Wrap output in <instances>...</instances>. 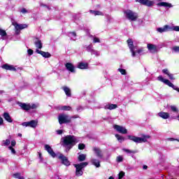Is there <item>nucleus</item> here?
Wrapping results in <instances>:
<instances>
[{"label": "nucleus", "mask_w": 179, "mask_h": 179, "mask_svg": "<svg viewBox=\"0 0 179 179\" xmlns=\"http://www.w3.org/2000/svg\"><path fill=\"white\" fill-rule=\"evenodd\" d=\"M63 145L66 148V152L71 150L76 143L79 142V138L75 136L68 135L63 138Z\"/></svg>", "instance_id": "obj_1"}, {"label": "nucleus", "mask_w": 179, "mask_h": 179, "mask_svg": "<svg viewBox=\"0 0 179 179\" xmlns=\"http://www.w3.org/2000/svg\"><path fill=\"white\" fill-rule=\"evenodd\" d=\"M128 139L133 141L136 143H143L148 142V139H150V136L149 135H143L142 137H137L135 136H127Z\"/></svg>", "instance_id": "obj_2"}, {"label": "nucleus", "mask_w": 179, "mask_h": 179, "mask_svg": "<svg viewBox=\"0 0 179 179\" xmlns=\"http://www.w3.org/2000/svg\"><path fill=\"white\" fill-rule=\"evenodd\" d=\"M18 106H20L22 110L29 111L30 110H37L38 107V103H26L20 102L18 103Z\"/></svg>", "instance_id": "obj_3"}, {"label": "nucleus", "mask_w": 179, "mask_h": 179, "mask_svg": "<svg viewBox=\"0 0 179 179\" xmlns=\"http://www.w3.org/2000/svg\"><path fill=\"white\" fill-rule=\"evenodd\" d=\"M87 164H89L87 162H82L80 164H74V167L76 169V176H77V177H80V176L83 175V171L82 170L83 169H85Z\"/></svg>", "instance_id": "obj_4"}, {"label": "nucleus", "mask_w": 179, "mask_h": 179, "mask_svg": "<svg viewBox=\"0 0 179 179\" xmlns=\"http://www.w3.org/2000/svg\"><path fill=\"white\" fill-rule=\"evenodd\" d=\"M124 16L129 20H131V22H135L136 19H138V14L136 13H134L133 11L130 10H126L124 12Z\"/></svg>", "instance_id": "obj_5"}, {"label": "nucleus", "mask_w": 179, "mask_h": 179, "mask_svg": "<svg viewBox=\"0 0 179 179\" xmlns=\"http://www.w3.org/2000/svg\"><path fill=\"white\" fill-rule=\"evenodd\" d=\"M59 124H66L67 122H71V117L68 115L61 114L58 117Z\"/></svg>", "instance_id": "obj_6"}, {"label": "nucleus", "mask_w": 179, "mask_h": 179, "mask_svg": "<svg viewBox=\"0 0 179 179\" xmlns=\"http://www.w3.org/2000/svg\"><path fill=\"white\" fill-rule=\"evenodd\" d=\"M13 25L15 27L16 34L20 33L19 30H23V29H27V24H17V22H13Z\"/></svg>", "instance_id": "obj_7"}, {"label": "nucleus", "mask_w": 179, "mask_h": 179, "mask_svg": "<svg viewBox=\"0 0 179 179\" xmlns=\"http://www.w3.org/2000/svg\"><path fill=\"white\" fill-rule=\"evenodd\" d=\"M114 129L117 131V132H119V134H122L123 135H125L128 134V130L127 128L124 127L123 126H120L118 124H115L113 126Z\"/></svg>", "instance_id": "obj_8"}, {"label": "nucleus", "mask_w": 179, "mask_h": 179, "mask_svg": "<svg viewBox=\"0 0 179 179\" xmlns=\"http://www.w3.org/2000/svg\"><path fill=\"white\" fill-rule=\"evenodd\" d=\"M127 44L130 50V52H131V56L135 57V51H136V46H134V42L132 41V39H128Z\"/></svg>", "instance_id": "obj_9"}, {"label": "nucleus", "mask_w": 179, "mask_h": 179, "mask_svg": "<svg viewBox=\"0 0 179 179\" xmlns=\"http://www.w3.org/2000/svg\"><path fill=\"white\" fill-rule=\"evenodd\" d=\"M147 48L151 52V54H156V52H159V48H157V45L148 43L147 45Z\"/></svg>", "instance_id": "obj_10"}, {"label": "nucleus", "mask_w": 179, "mask_h": 179, "mask_svg": "<svg viewBox=\"0 0 179 179\" xmlns=\"http://www.w3.org/2000/svg\"><path fill=\"white\" fill-rule=\"evenodd\" d=\"M93 152L99 159H103V151L99 148L94 147L92 148Z\"/></svg>", "instance_id": "obj_11"}, {"label": "nucleus", "mask_w": 179, "mask_h": 179, "mask_svg": "<svg viewBox=\"0 0 179 179\" xmlns=\"http://www.w3.org/2000/svg\"><path fill=\"white\" fill-rule=\"evenodd\" d=\"M45 150H47V152L52 156V157H57V154L55 153L54 150H52V148L50 145L46 144L45 145Z\"/></svg>", "instance_id": "obj_12"}, {"label": "nucleus", "mask_w": 179, "mask_h": 179, "mask_svg": "<svg viewBox=\"0 0 179 179\" xmlns=\"http://www.w3.org/2000/svg\"><path fill=\"white\" fill-rule=\"evenodd\" d=\"M36 52H37V54H40L44 58H50V57H51V55L50 54V52H44V51L40 50L38 49L36 50Z\"/></svg>", "instance_id": "obj_13"}, {"label": "nucleus", "mask_w": 179, "mask_h": 179, "mask_svg": "<svg viewBox=\"0 0 179 179\" xmlns=\"http://www.w3.org/2000/svg\"><path fill=\"white\" fill-rule=\"evenodd\" d=\"M65 66L67 71H69V72H71L73 73H75V66H73L72 63H66L65 64Z\"/></svg>", "instance_id": "obj_14"}, {"label": "nucleus", "mask_w": 179, "mask_h": 179, "mask_svg": "<svg viewBox=\"0 0 179 179\" xmlns=\"http://www.w3.org/2000/svg\"><path fill=\"white\" fill-rule=\"evenodd\" d=\"M59 159H61V160L62 161L63 164H64V166H69V164H71L69 163V161L68 160V159H66V157L64 156V155L60 154L59 156Z\"/></svg>", "instance_id": "obj_15"}, {"label": "nucleus", "mask_w": 179, "mask_h": 179, "mask_svg": "<svg viewBox=\"0 0 179 179\" xmlns=\"http://www.w3.org/2000/svg\"><path fill=\"white\" fill-rule=\"evenodd\" d=\"M158 115L161 118H163V120H168V118H170V114L166 112H160L158 113Z\"/></svg>", "instance_id": "obj_16"}, {"label": "nucleus", "mask_w": 179, "mask_h": 179, "mask_svg": "<svg viewBox=\"0 0 179 179\" xmlns=\"http://www.w3.org/2000/svg\"><path fill=\"white\" fill-rule=\"evenodd\" d=\"M141 5H144L145 6H153L155 2L152 1H140Z\"/></svg>", "instance_id": "obj_17"}, {"label": "nucleus", "mask_w": 179, "mask_h": 179, "mask_svg": "<svg viewBox=\"0 0 179 179\" xmlns=\"http://www.w3.org/2000/svg\"><path fill=\"white\" fill-rule=\"evenodd\" d=\"M1 68L6 69V71H16V69L13 65L3 64Z\"/></svg>", "instance_id": "obj_18"}, {"label": "nucleus", "mask_w": 179, "mask_h": 179, "mask_svg": "<svg viewBox=\"0 0 179 179\" xmlns=\"http://www.w3.org/2000/svg\"><path fill=\"white\" fill-rule=\"evenodd\" d=\"M162 72L165 75H167V76H169V79H171V80H174V76L173 74L170 73V71H169V70L167 69H163Z\"/></svg>", "instance_id": "obj_19"}, {"label": "nucleus", "mask_w": 179, "mask_h": 179, "mask_svg": "<svg viewBox=\"0 0 179 179\" xmlns=\"http://www.w3.org/2000/svg\"><path fill=\"white\" fill-rule=\"evenodd\" d=\"M3 117L4 120H6V121H7V122H13V120H12V117H10L9 113H4L3 115Z\"/></svg>", "instance_id": "obj_20"}, {"label": "nucleus", "mask_w": 179, "mask_h": 179, "mask_svg": "<svg viewBox=\"0 0 179 179\" xmlns=\"http://www.w3.org/2000/svg\"><path fill=\"white\" fill-rule=\"evenodd\" d=\"M35 46L36 47V50H41L43 48V43L41 41L36 39L34 42Z\"/></svg>", "instance_id": "obj_21"}, {"label": "nucleus", "mask_w": 179, "mask_h": 179, "mask_svg": "<svg viewBox=\"0 0 179 179\" xmlns=\"http://www.w3.org/2000/svg\"><path fill=\"white\" fill-rule=\"evenodd\" d=\"M88 66L89 64H87V63L80 62L78 64V68H79V69H87Z\"/></svg>", "instance_id": "obj_22"}, {"label": "nucleus", "mask_w": 179, "mask_h": 179, "mask_svg": "<svg viewBox=\"0 0 179 179\" xmlns=\"http://www.w3.org/2000/svg\"><path fill=\"white\" fill-rule=\"evenodd\" d=\"M158 6H164V8H173V5L167 2H161L157 4Z\"/></svg>", "instance_id": "obj_23"}, {"label": "nucleus", "mask_w": 179, "mask_h": 179, "mask_svg": "<svg viewBox=\"0 0 179 179\" xmlns=\"http://www.w3.org/2000/svg\"><path fill=\"white\" fill-rule=\"evenodd\" d=\"M91 163L93 164V166H95V167H100V160L97 159L93 158L91 159Z\"/></svg>", "instance_id": "obj_24"}, {"label": "nucleus", "mask_w": 179, "mask_h": 179, "mask_svg": "<svg viewBox=\"0 0 179 179\" xmlns=\"http://www.w3.org/2000/svg\"><path fill=\"white\" fill-rule=\"evenodd\" d=\"M117 104H108L105 106L106 110H115L117 108Z\"/></svg>", "instance_id": "obj_25"}, {"label": "nucleus", "mask_w": 179, "mask_h": 179, "mask_svg": "<svg viewBox=\"0 0 179 179\" xmlns=\"http://www.w3.org/2000/svg\"><path fill=\"white\" fill-rule=\"evenodd\" d=\"M38 123V122L37 120H31L29 122V127H30L31 128H36V127H37V124Z\"/></svg>", "instance_id": "obj_26"}, {"label": "nucleus", "mask_w": 179, "mask_h": 179, "mask_svg": "<svg viewBox=\"0 0 179 179\" xmlns=\"http://www.w3.org/2000/svg\"><path fill=\"white\" fill-rule=\"evenodd\" d=\"M58 109L62 110L63 111H71V110H72V108L69 106H59Z\"/></svg>", "instance_id": "obj_27"}, {"label": "nucleus", "mask_w": 179, "mask_h": 179, "mask_svg": "<svg viewBox=\"0 0 179 179\" xmlns=\"http://www.w3.org/2000/svg\"><path fill=\"white\" fill-rule=\"evenodd\" d=\"M62 89L65 92V94L68 96V97H71V89L68 87H63Z\"/></svg>", "instance_id": "obj_28"}, {"label": "nucleus", "mask_w": 179, "mask_h": 179, "mask_svg": "<svg viewBox=\"0 0 179 179\" xmlns=\"http://www.w3.org/2000/svg\"><path fill=\"white\" fill-rule=\"evenodd\" d=\"M90 13L94 16H101V15H103V13H101V11L90 10Z\"/></svg>", "instance_id": "obj_29"}, {"label": "nucleus", "mask_w": 179, "mask_h": 179, "mask_svg": "<svg viewBox=\"0 0 179 179\" xmlns=\"http://www.w3.org/2000/svg\"><path fill=\"white\" fill-rule=\"evenodd\" d=\"M10 145V140L6 139L1 142V146H9Z\"/></svg>", "instance_id": "obj_30"}, {"label": "nucleus", "mask_w": 179, "mask_h": 179, "mask_svg": "<svg viewBox=\"0 0 179 179\" xmlns=\"http://www.w3.org/2000/svg\"><path fill=\"white\" fill-rule=\"evenodd\" d=\"M115 136L119 142H124L125 141V138L119 134H115Z\"/></svg>", "instance_id": "obj_31"}, {"label": "nucleus", "mask_w": 179, "mask_h": 179, "mask_svg": "<svg viewBox=\"0 0 179 179\" xmlns=\"http://www.w3.org/2000/svg\"><path fill=\"white\" fill-rule=\"evenodd\" d=\"M86 155L85 154H81L78 156V160L79 162H85L86 160Z\"/></svg>", "instance_id": "obj_32"}, {"label": "nucleus", "mask_w": 179, "mask_h": 179, "mask_svg": "<svg viewBox=\"0 0 179 179\" xmlns=\"http://www.w3.org/2000/svg\"><path fill=\"white\" fill-rule=\"evenodd\" d=\"M69 36L71 37V40H73V41H75V40H76V33L70 32L69 34Z\"/></svg>", "instance_id": "obj_33"}, {"label": "nucleus", "mask_w": 179, "mask_h": 179, "mask_svg": "<svg viewBox=\"0 0 179 179\" xmlns=\"http://www.w3.org/2000/svg\"><path fill=\"white\" fill-rule=\"evenodd\" d=\"M157 31H158V33H165L166 31V27L164 26L163 27L157 28Z\"/></svg>", "instance_id": "obj_34"}, {"label": "nucleus", "mask_w": 179, "mask_h": 179, "mask_svg": "<svg viewBox=\"0 0 179 179\" xmlns=\"http://www.w3.org/2000/svg\"><path fill=\"white\" fill-rule=\"evenodd\" d=\"M166 31H173V26L164 25Z\"/></svg>", "instance_id": "obj_35"}, {"label": "nucleus", "mask_w": 179, "mask_h": 179, "mask_svg": "<svg viewBox=\"0 0 179 179\" xmlns=\"http://www.w3.org/2000/svg\"><path fill=\"white\" fill-rule=\"evenodd\" d=\"M92 55H96V57H99L100 55V52L93 50L91 52Z\"/></svg>", "instance_id": "obj_36"}, {"label": "nucleus", "mask_w": 179, "mask_h": 179, "mask_svg": "<svg viewBox=\"0 0 179 179\" xmlns=\"http://www.w3.org/2000/svg\"><path fill=\"white\" fill-rule=\"evenodd\" d=\"M6 35H7L6 31L0 28V36H1V37H5V36Z\"/></svg>", "instance_id": "obj_37"}, {"label": "nucleus", "mask_w": 179, "mask_h": 179, "mask_svg": "<svg viewBox=\"0 0 179 179\" xmlns=\"http://www.w3.org/2000/svg\"><path fill=\"white\" fill-rule=\"evenodd\" d=\"M141 52H143V48L138 49V47H136L135 50V55H136V54H141Z\"/></svg>", "instance_id": "obj_38"}, {"label": "nucleus", "mask_w": 179, "mask_h": 179, "mask_svg": "<svg viewBox=\"0 0 179 179\" xmlns=\"http://www.w3.org/2000/svg\"><path fill=\"white\" fill-rule=\"evenodd\" d=\"M9 150H10L12 155H16V150H15V148L12 146L8 147Z\"/></svg>", "instance_id": "obj_39"}, {"label": "nucleus", "mask_w": 179, "mask_h": 179, "mask_svg": "<svg viewBox=\"0 0 179 179\" xmlns=\"http://www.w3.org/2000/svg\"><path fill=\"white\" fill-rule=\"evenodd\" d=\"M85 144H83V143L78 144V149L80 150H83V149H85Z\"/></svg>", "instance_id": "obj_40"}, {"label": "nucleus", "mask_w": 179, "mask_h": 179, "mask_svg": "<svg viewBox=\"0 0 179 179\" xmlns=\"http://www.w3.org/2000/svg\"><path fill=\"white\" fill-rule=\"evenodd\" d=\"M116 160L118 163H120V162L124 160V157L122 156H118L117 157Z\"/></svg>", "instance_id": "obj_41"}, {"label": "nucleus", "mask_w": 179, "mask_h": 179, "mask_svg": "<svg viewBox=\"0 0 179 179\" xmlns=\"http://www.w3.org/2000/svg\"><path fill=\"white\" fill-rule=\"evenodd\" d=\"M118 71H119V72H120V73L122 75H126L127 74V71H125V69H119Z\"/></svg>", "instance_id": "obj_42"}, {"label": "nucleus", "mask_w": 179, "mask_h": 179, "mask_svg": "<svg viewBox=\"0 0 179 179\" xmlns=\"http://www.w3.org/2000/svg\"><path fill=\"white\" fill-rule=\"evenodd\" d=\"M171 110L174 113H177V111H178V109H177V107H176L175 106H171Z\"/></svg>", "instance_id": "obj_43"}, {"label": "nucleus", "mask_w": 179, "mask_h": 179, "mask_svg": "<svg viewBox=\"0 0 179 179\" xmlns=\"http://www.w3.org/2000/svg\"><path fill=\"white\" fill-rule=\"evenodd\" d=\"M87 51H88V52H92V51H93V46L89 45L88 47H87Z\"/></svg>", "instance_id": "obj_44"}, {"label": "nucleus", "mask_w": 179, "mask_h": 179, "mask_svg": "<svg viewBox=\"0 0 179 179\" xmlns=\"http://www.w3.org/2000/svg\"><path fill=\"white\" fill-rule=\"evenodd\" d=\"M123 151L126 152V153H135L134 151H132V150H129V149H125V148L123 149Z\"/></svg>", "instance_id": "obj_45"}, {"label": "nucleus", "mask_w": 179, "mask_h": 179, "mask_svg": "<svg viewBox=\"0 0 179 179\" xmlns=\"http://www.w3.org/2000/svg\"><path fill=\"white\" fill-rule=\"evenodd\" d=\"M21 13H22L23 15L26 14V13H28V10H26V8H22L21 10H20Z\"/></svg>", "instance_id": "obj_46"}, {"label": "nucleus", "mask_w": 179, "mask_h": 179, "mask_svg": "<svg viewBox=\"0 0 179 179\" xmlns=\"http://www.w3.org/2000/svg\"><path fill=\"white\" fill-rule=\"evenodd\" d=\"M173 31H179V26H173Z\"/></svg>", "instance_id": "obj_47"}, {"label": "nucleus", "mask_w": 179, "mask_h": 179, "mask_svg": "<svg viewBox=\"0 0 179 179\" xmlns=\"http://www.w3.org/2000/svg\"><path fill=\"white\" fill-rule=\"evenodd\" d=\"M124 176H125V173H124L123 171L120 172V173H119V179L122 178V177H124Z\"/></svg>", "instance_id": "obj_48"}, {"label": "nucleus", "mask_w": 179, "mask_h": 179, "mask_svg": "<svg viewBox=\"0 0 179 179\" xmlns=\"http://www.w3.org/2000/svg\"><path fill=\"white\" fill-rule=\"evenodd\" d=\"M173 51H175V52H179V46H175L173 48Z\"/></svg>", "instance_id": "obj_49"}, {"label": "nucleus", "mask_w": 179, "mask_h": 179, "mask_svg": "<svg viewBox=\"0 0 179 179\" xmlns=\"http://www.w3.org/2000/svg\"><path fill=\"white\" fill-rule=\"evenodd\" d=\"M20 176V173H14V174L13 175V177H14V178H19Z\"/></svg>", "instance_id": "obj_50"}, {"label": "nucleus", "mask_w": 179, "mask_h": 179, "mask_svg": "<svg viewBox=\"0 0 179 179\" xmlns=\"http://www.w3.org/2000/svg\"><path fill=\"white\" fill-rule=\"evenodd\" d=\"M10 146H11L12 148L16 146V141L13 140V141H11V145H10Z\"/></svg>", "instance_id": "obj_51"}, {"label": "nucleus", "mask_w": 179, "mask_h": 179, "mask_svg": "<svg viewBox=\"0 0 179 179\" xmlns=\"http://www.w3.org/2000/svg\"><path fill=\"white\" fill-rule=\"evenodd\" d=\"M167 141H169L171 142H173V141H177L178 142H179L178 139H175L174 138H167Z\"/></svg>", "instance_id": "obj_52"}, {"label": "nucleus", "mask_w": 179, "mask_h": 179, "mask_svg": "<svg viewBox=\"0 0 179 179\" xmlns=\"http://www.w3.org/2000/svg\"><path fill=\"white\" fill-rule=\"evenodd\" d=\"M22 127H29V122H24L22 123Z\"/></svg>", "instance_id": "obj_53"}, {"label": "nucleus", "mask_w": 179, "mask_h": 179, "mask_svg": "<svg viewBox=\"0 0 179 179\" xmlns=\"http://www.w3.org/2000/svg\"><path fill=\"white\" fill-rule=\"evenodd\" d=\"M94 43H100V39L99 38H94Z\"/></svg>", "instance_id": "obj_54"}, {"label": "nucleus", "mask_w": 179, "mask_h": 179, "mask_svg": "<svg viewBox=\"0 0 179 179\" xmlns=\"http://www.w3.org/2000/svg\"><path fill=\"white\" fill-rule=\"evenodd\" d=\"M57 135H62V134H63L64 131L62 130H57Z\"/></svg>", "instance_id": "obj_55"}, {"label": "nucleus", "mask_w": 179, "mask_h": 179, "mask_svg": "<svg viewBox=\"0 0 179 179\" xmlns=\"http://www.w3.org/2000/svg\"><path fill=\"white\" fill-rule=\"evenodd\" d=\"M28 54H29V55H33V50L29 49L28 50Z\"/></svg>", "instance_id": "obj_56"}, {"label": "nucleus", "mask_w": 179, "mask_h": 179, "mask_svg": "<svg viewBox=\"0 0 179 179\" xmlns=\"http://www.w3.org/2000/svg\"><path fill=\"white\" fill-rule=\"evenodd\" d=\"M3 124V119L0 117V125H2Z\"/></svg>", "instance_id": "obj_57"}, {"label": "nucleus", "mask_w": 179, "mask_h": 179, "mask_svg": "<svg viewBox=\"0 0 179 179\" xmlns=\"http://www.w3.org/2000/svg\"><path fill=\"white\" fill-rule=\"evenodd\" d=\"M143 170H148V166L144 165V166H143Z\"/></svg>", "instance_id": "obj_58"}, {"label": "nucleus", "mask_w": 179, "mask_h": 179, "mask_svg": "<svg viewBox=\"0 0 179 179\" xmlns=\"http://www.w3.org/2000/svg\"><path fill=\"white\" fill-rule=\"evenodd\" d=\"M18 179H24V178L20 176V178H18Z\"/></svg>", "instance_id": "obj_59"}, {"label": "nucleus", "mask_w": 179, "mask_h": 179, "mask_svg": "<svg viewBox=\"0 0 179 179\" xmlns=\"http://www.w3.org/2000/svg\"><path fill=\"white\" fill-rule=\"evenodd\" d=\"M17 136L22 137V134L19 133V134H17Z\"/></svg>", "instance_id": "obj_60"}, {"label": "nucleus", "mask_w": 179, "mask_h": 179, "mask_svg": "<svg viewBox=\"0 0 179 179\" xmlns=\"http://www.w3.org/2000/svg\"><path fill=\"white\" fill-rule=\"evenodd\" d=\"M108 179H114V177L110 176V177H109V178H108Z\"/></svg>", "instance_id": "obj_61"}, {"label": "nucleus", "mask_w": 179, "mask_h": 179, "mask_svg": "<svg viewBox=\"0 0 179 179\" xmlns=\"http://www.w3.org/2000/svg\"><path fill=\"white\" fill-rule=\"evenodd\" d=\"M136 1H149V0H136Z\"/></svg>", "instance_id": "obj_62"}, {"label": "nucleus", "mask_w": 179, "mask_h": 179, "mask_svg": "<svg viewBox=\"0 0 179 179\" xmlns=\"http://www.w3.org/2000/svg\"><path fill=\"white\" fill-rule=\"evenodd\" d=\"M40 157H41V154L39 155Z\"/></svg>", "instance_id": "obj_63"}]
</instances>
